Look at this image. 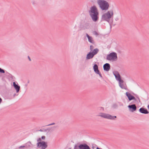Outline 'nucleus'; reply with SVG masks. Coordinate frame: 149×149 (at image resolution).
Masks as SVG:
<instances>
[{"instance_id":"obj_1","label":"nucleus","mask_w":149,"mask_h":149,"mask_svg":"<svg viewBox=\"0 0 149 149\" xmlns=\"http://www.w3.org/2000/svg\"><path fill=\"white\" fill-rule=\"evenodd\" d=\"M113 15V12L112 10L108 11L102 15L101 20L106 21L110 24L112 21V20H110V19Z\"/></svg>"},{"instance_id":"obj_2","label":"nucleus","mask_w":149,"mask_h":149,"mask_svg":"<svg viewBox=\"0 0 149 149\" xmlns=\"http://www.w3.org/2000/svg\"><path fill=\"white\" fill-rule=\"evenodd\" d=\"M97 3L102 10H107L109 9V3L104 0H97Z\"/></svg>"},{"instance_id":"obj_3","label":"nucleus","mask_w":149,"mask_h":149,"mask_svg":"<svg viewBox=\"0 0 149 149\" xmlns=\"http://www.w3.org/2000/svg\"><path fill=\"white\" fill-rule=\"evenodd\" d=\"M117 54L115 52H112L107 55L106 59L108 60L112 61H116L117 60Z\"/></svg>"},{"instance_id":"obj_4","label":"nucleus","mask_w":149,"mask_h":149,"mask_svg":"<svg viewBox=\"0 0 149 149\" xmlns=\"http://www.w3.org/2000/svg\"><path fill=\"white\" fill-rule=\"evenodd\" d=\"M98 116H100L101 117L109 119L111 120H114L115 118H116V116H112L109 114L105 113H101L100 114L98 115Z\"/></svg>"},{"instance_id":"obj_5","label":"nucleus","mask_w":149,"mask_h":149,"mask_svg":"<svg viewBox=\"0 0 149 149\" xmlns=\"http://www.w3.org/2000/svg\"><path fill=\"white\" fill-rule=\"evenodd\" d=\"M37 145L38 148L41 147V149H45L47 147V143L44 141L38 142L37 143Z\"/></svg>"},{"instance_id":"obj_6","label":"nucleus","mask_w":149,"mask_h":149,"mask_svg":"<svg viewBox=\"0 0 149 149\" xmlns=\"http://www.w3.org/2000/svg\"><path fill=\"white\" fill-rule=\"evenodd\" d=\"M89 15L91 14H95L98 13V9L94 5L92 6L90 8V10L89 11Z\"/></svg>"},{"instance_id":"obj_7","label":"nucleus","mask_w":149,"mask_h":149,"mask_svg":"<svg viewBox=\"0 0 149 149\" xmlns=\"http://www.w3.org/2000/svg\"><path fill=\"white\" fill-rule=\"evenodd\" d=\"M99 13L95 14H91L90 15L91 17L92 20L95 22L97 21L99 19L98 15Z\"/></svg>"},{"instance_id":"obj_8","label":"nucleus","mask_w":149,"mask_h":149,"mask_svg":"<svg viewBox=\"0 0 149 149\" xmlns=\"http://www.w3.org/2000/svg\"><path fill=\"white\" fill-rule=\"evenodd\" d=\"M125 95L127 97L129 101H130L132 100H134V101H136V100L135 97L134 96L132 95L131 93H129L128 92L126 93Z\"/></svg>"},{"instance_id":"obj_9","label":"nucleus","mask_w":149,"mask_h":149,"mask_svg":"<svg viewBox=\"0 0 149 149\" xmlns=\"http://www.w3.org/2000/svg\"><path fill=\"white\" fill-rule=\"evenodd\" d=\"M129 111L131 112H133L136 110V107L135 104H133L128 106Z\"/></svg>"},{"instance_id":"obj_10","label":"nucleus","mask_w":149,"mask_h":149,"mask_svg":"<svg viewBox=\"0 0 149 149\" xmlns=\"http://www.w3.org/2000/svg\"><path fill=\"white\" fill-rule=\"evenodd\" d=\"M79 149H91L88 146L86 143L80 144L78 146Z\"/></svg>"},{"instance_id":"obj_11","label":"nucleus","mask_w":149,"mask_h":149,"mask_svg":"<svg viewBox=\"0 0 149 149\" xmlns=\"http://www.w3.org/2000/svg\"><path fill=\"white\" fill-rule=\"evenodd\" d=\"M139 112L143 114H147L149 113V112L146 108L143 107H141L139 110Z\"/></svg>"},{"instance_id":"obj_12","label":"nucleus","mask_w":149,"mask_h":149,"mask_svg":"<svg viewBox=\"0 0 149 149\" xmlns=\"http://www.w3.org/2000/svg\"><path fill=\"white\" fill-rule=\"evenodd\" d=\"M111 66L109 63H106L103 65L104 70L106 71H108L110 69Z\"/></svg>"},{"instance_id":"obj_13","label":"nucleus","mask_w":149,"mask_h":149,"mask_svg":"<svg viewBox=\"0 0 149 149\" xmlns=\"http://www.w3.org/2000/svg\"><path fill=\"white\" fill-rule=\"evenodd\" d=\"M94 56L91 51L88 53L86 55V58L87 60L92 58Z\"/></svg>"},{"instance_id":"obj_14","label":"nucleus","mask_w":149,"mask_h":149,"mask_svg":"<svg viewBox=\"0 0 149 149\" xmlns=\"http://www.w3.org/2000/svg\"><path fill=\"white\" fill-rule=\"evenodd\" d=\"M13 85L14 88L16 90L17 93H18L19 91L20 86L17 84H16L15 82L13 83Z\"/></svg>"},{"instance_id":"obj_15","label":"nucleus","mask_w":149,"mask_h":149,"mask_svg":"<svg viewBox=\"0 0 149 149\" xmlns=\"http://www.w3.org/2000/svg\"><path fill=\"white\" fill-rule=\"evenodd\" d=\"M86 36L88 38V41L90 43L94 44L95 42L93 40L92 37L90 36L87 33L86 34Z\"/></svg>"},{"instance_id":"obj_16","label":"nucleus","mask_w":149,"mask_h":149,"mask_svg":"<svg viewBox=\"0 0 149 149\" xmlns=\"http://www.w3.org/2000/svg\"><path fill=\"white\" fill-rule=\"evenodd\" d=\"M93 69L94 72L96 73L99 71L98 70V66L97 64H95L93 66Z\"/></svg>"},{"instance_id":"obj_17","label":"nucleus","mask_w":149,"mask_h":149,"mask_svg":"<svg viewBox=\"0 0 149 149\" xmlns=\"http://www.w3.org/2000/svg\"><path fill=\"white\" fill-rule=\"evenodd\" d=\"M57 127V126H54L53 127H49L47 129H46V130H45L44 131H48V132H49L50 131H54L55 130V129Z\"/></svg>"},{"instance_id":"obj_18","label":"nucleus","mask_w":149,"mask_h":149,"mask_svg":"<svg viewBox=\"0 0 149 149\" xmlns=\"http://www.w3.org/2000/svg\"><path fill=\"white\" fill-rule=\"evenodd\" d=\"M116 79L117 81H118L119 84H123L124 82L121 79L120 77H118V78H117V77H116Z\"/></svg>"},{"instance_id":"obj_19","label":"nucleus","mask_w":149,"mask_h":149,"mask_svg":"<svg viewBox=\"0 0 149 149\" xmlns=\"http://www.w3.org/2000/svg\"><path fill=\"white\" fill-rule=\"evenodd\" d=\"M99 49L97 48L94 49L93 51L91 52L94 56L96 54L99 52Z\"/></svg>"},{"instance_id":"obj_20","label":"nucleus","mask_w":149,"mask_h":149,"mask_svg":"<svg viewBox=\"0 0 149 149\" xmlns=\"http://www.w3.org/2000/svg\"><path fill=\"white\" fill-rule=\"evenodd\" d=\"M113 74L115 76L116 78V77H117V78H118V77H120V75L118 73V72L117 71H114L113 72Z\"/></svg>"},{"instance_id":"obj_21","label":"nucleus","mask_w":149,"mask_h":149,"mask_svg":"<svg viewBox=\"0 0 149 149\" xmlns=\"http://www.w3.org/2000/svg\"><path fill=\"white\" fill-rule=\"evenodd\" d=\"M32 145L30 141H28L27 143L25 144V145L26 148H29L31 147Z\"/></svg>"},{"instance_id":"obj_22","label":"nucleus","mask_w":149,"mask_h":149,"mask_svg":"<svg viewBox=\"0 0 149 149\" xmlns=\"http://www.w3.org/2000/svg\"><path fill=\"white\" fill-rule=\"evenodd\" d=\"M119 86H120V87L122 89H125L126 90H128L127 88V87H125V86L123 84H119Z\"/></svg>"},{"instance_id":"obj_23","label":"nucleus","mask_w":149,"mask_h":149,"mask_svg":"<svg viewBox=\"0 0 149 149\" xmlns=\"http://www.w3.org/2000/svg\"><path fill=\"white\" fill-rule=\"evenodd\" d=\"M5 72V70L0 68V73H4Z\"/></svg>"},{"instance_id":"obj_24","label":"nucleus","mask_w":149,"mask_h":149,"mask_svg":"<svg viewBox=\"0 0 149 149\" xmlns=\"http://www.w3.org/2000/svg\"><path fill=\"white\" fill-rule=\"evenodd\" d=\"M96 73V74H98L99 75V76H100V77L101 78H103V77H102V74H101V73H100V71H99V72H97V73Z\"/></svg>"},{"instance_id":"obj_25","label":"nucleus","mask_w":149,"mask_h":149,"mask_svg":"<svg viewBox=\"0 0 149 149\" xmlns=\"http://www.w3.org/2000/svg\"><path fill=\"white\" fill-rule=\"evenodd\" d=\"M93 48L94 47L93 45H91L90 46V49L91 52L93 51Z\"/></svg>"},{"instance_id":"obj_26","label":"nucleus","mask_w":149,"mask_h":149,"mask_svg":"<svg viewBox=\"0 0 149 149\" xmlns=\"http://www.w3.org/2000/svg\"><path fill=\"white\" fill-rule=\"evenodd\" d=\"M46 130V129H40V130H39V131H40V132H46V131H44V130Z\"/></svg>"},{"instance_id":"obj_27","label":"nucleus","mask_w":149,"mask_h":149,"mask_svg":"<svg viewBox=\"0 0 149 149\" xmlns=\"http://www.w3.org/2000/svg\"><path fill=\"white\" fill-rule=\"evenodd\" d=\"M93 33L96 36H98V33L95 31H94Z\"/></svg>"},{"instance_id":"obj_28","label":"nucleus","mask_w":149,"mask_h":149,"mask_svg":"<svg viewBox=\"0 0 149 149\" xmlns=\"http://www.w3.org/2000/svg\"><path fill=\"white\" fill-rule=\"evenodd\" d=\"M55 124V123H52L51 124L47 125H46V126H49L52 125H54Z\"/></svg>"},{"instance_id":"obj_29","label":"nucleus","mask_w":149,"mask_h":149,"mask_svg":"<svg viewBox=\"0 0 149 149\" xmlns=\"http://www.w3.org/2000/svg\"><path fill=\"white\" fill-rule=\"evenodd\" d=\"M78 148V146H77V145L75 144L74 146V149H77Z\"/></svg>"},{"instance_id":"obj_30","label":"nucleus","mask_w":149,"mask_h":149,"mask_svg":"<svg viewBox=\"0 0 149 149\" xmlns=\"http://www.w3.org/2000/svg\"><path fill=\"white\" fill-rule=\"evenodd\" d=\"M26 148V146H20L19 147V148Z\"/></svg>"},{"instance_id":"obj_31","label":"nucleus","mask_w":149,"mask_h":149,"mask_svg":"<svg viewBox=\"0 0 149 149\" xmlns=\"http://www.w3.org/2000/svg\"><path fill=\"white\" fill-rule=\"evenodd\" d=\"M37 141H38V142H41V138H39L38 139H37Z\"/></svg>"},{"instance_id":"obj_32","label":"nucleus","mask_w":149,"mask_h":149,"mask_svg":"<svg viewBox=\"0 0 149 149\" xmlns=\"http://www.w3.org/2000/svg\"><path fill=\"white\" fill-rule=\"evenodd\" d=\"M45 136H42L41 137V138L42 139H45Z\"/></svg>"},{"instance_id":"obj_33","label":"nucleus","mask_w":149,"mask_h":149,"mask_svg":"<svg viewBox=\"0 0 149 149\" xmlns=\"http://www.w3.org/2000/svg\"><path fill=\"white\" fill-rule=\"evenodd\" d=\"M32 3V4L33 5H35V4L36 3H35V1H32V2H31Z\"/></svg>"},{"instance_id":"obj_34","label":"nucleus","mask_w":149,"mask_h":149,"mask_svg":"<svg viewBox=\"0 0 149 149\" xmlns=\"http://www.w3.org/2000/svg\"><path fill=\"white\" fill-rule=\"evenodd\" d=\"M133 94L137 98V99L138 98H139V97L136 94H134V93Z\"/></svg>"},{"instance_id":"obj_35","label":"nucleus","mask_w":149,"mask_h":149,"mask_svg":"<svg viewBox=\"0 0 149 149\" xmlns=\"http://www.w3.org/2000/svg\"><path fill=\"white\" fill-rule=\"evenodd\" d=\"M28 59L29 60V61H31V59L30 57H29V56H28Z\"/></svg>"},{"instance_id":"obj_36","label":"nucleus","mask_w":149,"mask_h":149,"mask_svg":"<svg viewBox=\"0 0 149 149\" xmlns=\"http://www.w3.org/2000/svg\"><path fill=\"white\" fill-rule=\"evenodd\" d=\"M2 102V99L0 97V103H1Z\"/></svg>"},{"instance_id":"obj_37","label":"nucleus","mask_w":149,"mask_h":149,"mask_svg":"<svg viewBox=\"0 0 149 149\" xmlns=\"http://www.w3.org/2000/svg\"><path fill=\"white\" fill-rule=\"evenodd\" d=\"M118 17H116L115 19V20L116 21H117L118 20Z\"/></svg>"},{"instance_id":"obj_38","label":"nucleus","mask_w":149,"mask_h":149,"mask_svg":"<svg viewBox=\"0 0 149 149\" xmlns=\"http://www.w3.org/2000/svg\"><path fill=\"white\" fill-rule=\"evenodd\" d=\"M138 101H139V102H140V100L139 97L138 98Z\"/></svg>"},{"instance_id":"obj_39","label":"nucleus","mask_w":149,"mask_h":149,"mask_svg":"<svg viewBox=\"0 0 149 149\" xmlns=\"http://www.w3.org/2000/svg\"><path fill=\"white\" fill-rule=\"evenodd\" d=\"M96 149H102L97 147Z\"/></svg>"},{"instance_id":"obj_40","label":"nucleus","mask_w":149,"mask_h":149,"mask_svg":"<svg viewBox=\"0 0 149 149\" xmlns=\"http://www.w3.org/2000/svg\"><path fill=\"white\" fill-rule=\"evenodd\" d=\"M16 95V94L15 93H14L13 95V97H15V95Z\"/></svg>"},{"instance_id":"obj_41","label":"nucleus","mask_w":149,"mask_h":149,"mask_svg":"<svg viewBox=\"0 0 149 149\" xmlns=\"http://www.w3.org/2000/svg\"><path fill=\"white\" fill-rule=\"evenodd\" d=\"M101 108H102V109H103V110H104V108H103V107H101Z\"/></svg>"},{"instance_id":"obj_42","label":"nucleus","mask_w":149,"mask_h":149,"mask_svg":"<svg viewBox=\"0 0 149 149\" xmlns=\"http://www.w3.org/2000/svg\"><path fill=\"white\" fill-rule=\"evenodd\" d=\"M92 148H93V149H94V147H93Z\"/></svg>"},{"instance_id":"obj_43","label":"nucleus","mask_w":149,"mask_h":149,"mask_svg":"<svg viewBox=\"0 0 149 149\" xmlns=\"http://www.w3.org/2000/svg\"><path fill=\"white\" fill-rule=\"evenodd\" d=\"M92 148H93V149H94V147H93Z\"/></svg>"},{"instance_id":"obj_44","label":"nucleus","mask_w":149,"mask_h":149,"mask_svg":"<svg viewBox=\"0 0 149 149\" xmlns=\"http://www.w3.org/2000/svg\"><path fill=\"white\" fill-rule=\"evenodd\" d=\"M11 77H13V76L12 75H11Z\"/></svg>"},{"instance_id":"obj_45","label":"nucleus","mask_w":149,"mask_h":149,"mask_svg":"<svg viewBox=\"0 0 149 149\" xmlns=\"http://www.w3.org/2000/svg\"><path fill=\"white\" fill-rule=\"evenodd\" d=\"M27 84H26V86H27Z\"/></svg>"},{"instance_id":"obj_46","label":"nucleus","mask_w":149,"mask_h":149,"mask_svg":"<svg viewBox=\"0 0 149 149\" xmlns=\"http://www.w3.org/2000/svg\"><path fill=\"white\" fill-rule=\"evenodd\" d=\"M69 149H71V148H70Z\"/></svg>"},{"instance_id":"obj_47","label":"nucleus","mask_w":149,"mask_h":149,"mask_svg":"<svg viewBox=\"0 0 149 149\" xmlns=\"http://www.w3.org/2000/svg\"><path fill=\"white\" fill-rule=\"evenodd\" d=\"M29 81H28V83H29Z\"/></svg>"},{"instance_id":"obj_48","label":"nucleus","mask_w":149,"mask_h":149,"mask_svg":"<svg viewBox=\"0 0 149 149\" xmlns=\"http://www.w3.org/2000/svg\"><path fill=\"white\" fill-rule=\"evenodd\" d=\"M116 105V104H114L113 105Z\"/></svg>"}]
</instances>
